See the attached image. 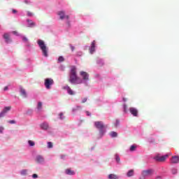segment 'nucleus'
<instances>
[{"instance_id": "nucleus-43", "label": "nucleus", "mask_w": 179, "mask_h": 179, "mask_svg": "<svg viewBox=\"0 0 179 179\" xmlns=\"http://www.w3.org/2000/svg\"><path fill=\"white\" fill-rule=\"evenodd\" d=\"M23 40H24V41H27V38H24Z\"/></svg>"}, {"instance_id": "nucleus-45", "label": "nucleus", "mask_w": 179, "mask_h": 179, "mask_svg": "<svg viewBox=\"0 0 179 179\" xmlns=\"http://www.w3.org/2000/svg\"><path fill=\"white\" fill-rule=\"evenodd\" d=\"M4 90H8V87H5Z\"/></svg>"}, {"instance_id": "nucleus-26", "label": "nucleus", "mask_w": 179, "mask_h": 179, "mask_svg": "<svg viewBox=\"0 0 179 179\" xmlns=\"http://www.w3.org/2000/svg\"><path fill=\"white\" fill-rule=\"evenodd\" d=\"M28 143H29V146H34V145H36V143L33 141H29Z\"/></svg>"}, {"instance_id": "nucleus-25", "label": "nucleus", "mask_w": 179, "mask_h": 179, "mask_svg": "<svg viewBox=\"0 0 179 179\" xmlns=\"http://www.w3.org/2000/svg\"><path fill=\"white\" fill-rule=\"evenodd\" d=\"M58 61H59V62H64L65 61V59L64 58V57L60 56V57L58 58Z\"/></svg>"}, {"instance_id": "nucleus-19", "label": "nucleus", "mask_w": 179, "mask_h": 179, "mask_svg": "<svg viewBox=\"0 0 179 179\" xmlns=\"http://www.w3.org/2000/svg\"><path fill=\"white\" fill-rule=\"evenodd\" d=\"M27 22L29 27H33L36 26V23H34V22H33L30 20H27Z\"/></svg>"}, {"instance_id": "nucleus-1", "label": "nucleus", "mask_w": 179, "mask_h": 179, "mask_svg": "<svg viewBox=\"0 0 179 179\" xmlns=\"http://www.w3.org/2000/svg\"><path fill=\"white\" fill-rule=\"evenodd\" d=\"M69 81L73 85H82L83 83V80L76 74V66H75L71 67Z\"/></svg>"}, {"instance_id": "nucleus-27", "label": "nucleus", "mask_w": 179, "mask_h": 179, "mask_svg": "<svg viewBox=\"0 0 179 179\" xmlns=\"http://www.w3.org/2000/svg\"><path fill=\"white\" fill-rule=\"evenodd\" d=\"M21 174H22V176H26L27 174V170L24 169V170L21 171Z\"/></svg>"}, {"instance_id": "nucleus-47", "label": "nucleus", "mask_w": 179, "mask_h": 179, "mask_svg": "<svg viewBox=\"0 0 179 179\" xmlns=\"http://www.w3.org/2000/svg\"><path fill=\"white\" fill-rule=\"evenodd\" d=\"M157 178H160V177H159V176H158V177H157Z\"/></svg>"}, {"instance_id": "nucleus-5", "label": "nucleus", "mask_w": 179, "mask_h": 179, "mask_svg": "<svg viewBox=\"0 0 179 179\" xmlns=\"http://www.w3.org/2000/svg\"><path fill=\"white\" fill-rule=\"evenodd\" d=\"M80 75L83 78V81L84 80V82H87V80H89V73H87V72L80 71Z\"/></svg>"}, {"instance_id": "nucleus-28", "label": "nucleus", "mask_w": 179, "mask_h": 179, "mask_svg": "<svg viewBox=\"0 0 179 179\" xmlns=\"http://www.w3.org/2000/svg\"><path fill=\"white\" fill-rule=\"evenodd\" d=\"M53 145H52V142H48V148L49 149H51L52 148Z\"/></svg>"}, {"instance_id": "nucleus-2", "label": "nucleus", "mask_w": 179, "mask_h": 179, "mask_svg": "<svg viewBox=\"0 0 179 179\" xmlns=\"http://www.w3.org/2000/svg\"><path fill=\"white\" fill-rule=\"evenodd\" d=\"M38 45L43 52V55H44V57H48V48H47L45 43H44V41L38 40Z\"/></svg>"}, {"instance_id": "nucleus-31", "label": "nucleus", "mask_w": 179, "mask_h": 179, "mask_svg": "<svg viewBox=\"0 0 179 179\" xmlns=\"http://www.w3.org/2000/svg\"><path fill=\"white\" fill-rule=\"evenodd\" d=\"M118 125H120V120H116V122L115 123V127L117 128V127H118Z\"/></svg>"}, {"instance_id": "nucleus-14", "label": "nucleus", "mask_w": 179, "mask_h": 179, "mask_svg": "<svg viewBox=\"0 0 179 179\" xmlns=\"http://www.w3.org/2000/svg\"><path fill=\"white\" fill-rule=\"evenodd\" d=\"M96 48V41H93L91 43L90 54L94 52Z\"/></svg>"}, {"instance_id": "nucleus-38", "label": "nucleus", "mask_w": 179, "mask_h": 179, "mask_svg": "<svg viewBox=\"0 0 179 179\" xmlns=\"http://www.w3.org/2000/svg\"><path fill=\"white\" fill-rule=\"evenodd\" d=\"M3 132V127H0V134H2Z\"/></svg>"}, {"instance_id": "nucleus-16", "label": "nucleus", "mask_w": 179, "mask_h": 179, "mask_svg": "<svg viewBox=\"0 0 179 179\" xmlns=\"http://www.w3.org/2000/svg\"><path fill=\"white\" fill-rule=\"evenodd\" d=\"M66 174L68 176H75V171H72L71 169H66Z\"/></svg>"}, {"instance_id": "nucleus-3", "label": "nucleus", "mask_w": 179, "mask_h": 179, "mask_svg": "<svg viewBox=\"0 0 179 179\" xmlns=\"http://www.w3.org/2000/svg\"><path fill=\"white\" fill-rule=\"evenodd\" d=\"M52 85H54V80L52 78H46L45 80V87H46V89H51Z\"/></svg>"}, {"instance_id": "nucleus-22", "label": "nucleus", "mask_w": 179, "mask_h": 179, "mask_svg": "<svg viewBox=\"0 0 179 179\" xmlns=\"http://www.w3.org/2000/svg\"><path fill=\"white\" fill-rule=\"evenodd\" d=\"M127 176V177H132V176H134V170L131 169L129 171Z\"/></svg>"}, {"instance_id": "nucleus-40", "label": "nucleus", "mask_w": 179, "mask_h": 179, "mask_svg": "<svg viewBox=\"0 0 179 179\" xmlns=\"http://www.w3.org/2000/svg\"><path fill=\"white\" fill-rule=\"evenodd\" d=\"M24 3H29V1L28 0H24Z\"/></svg>"}, {"instance_id": "nucleus-39", "label": "nucleus", "mask_w": 179, "mask_h": 179, "mask_svg": "<svg viewBox=\"0 0 179 179\" xmlns=\"http://www.w3.org/2000/svg\"><path fill=\"white\" fill-rule=\"evenodd\" d=\"M12 12L13 13H17V10H15V9H12Z\"/></svg>"}, {"instance_id": "nucleus-32", "label": "nucleus", "mask_w": 179, "mask_h": 179, "mask_svg": "<svg viewBox=\"0 0 179 179\" xmlns=\"http://www.w3.org/2000/svg\"><path fill=\"white\" fill-rule=\"evenodd\" d=\"M59 115L60 120H64V113H60Z\"/></svg>"}, {"instance_id": "nucleus-4", "label": "nucleus", "mask_w": 179, "mask_h": 179, "mask_svg": "<svg viewBox=\"0 0 179 179\" xmlns=\"http://www.w3.org/2000/svg\"><path fill=\"white\" fill-rule=\"evenodd\" d=\"M94 125L96 128L100 130V133L103 134V129L104 128V124H103V122H95Z\"/></svg>"}, {"instance_id": "nucleus-30", "label": "nucleus", "mask_w": 179, "mask_h": 179, "mask_svg": "<svg viewBox=\"0 0 179 179\" xmlns=\"http://www.w3.org/2000/svg\"><path fill=\"white\" fill-rule=\"evenodd\" d=\"M123 108H124V113H127V109L128 108V106H127V104L123 105Z\"/></svg>"}, {"instance_id": "nucleus-34", "label": "nucleus", "mask_w": 179, "mask_h": 179, "mask_svg": "<svg viewBox=\"0 0 179 179\" xmlns=\"http://www.w3.org/2000/svg\"><path fill=\"white\" fill-rule=\"evenodd\" d=\"M8 122L9 124H16V121L15 120H9Z\"/></svg>"}, {"instance_id": "nucleus-41", "label": "nucleus", "mask_w": 179, "mask_h": 179, "mask_svg": "<svg viewBox=\"0 0 179 179\" xmlns=\"http://www.w3.org/2000/svg\"><path fill=\"white\" fill-rule=\"evenodd\" d=\"M28 16H31V13L28 11Z\"/></svg>"}, {"instance_id": "nucleus-48", "label": "nucleus", "mask_w": 179, "mask_h": 179, "mask_svg": "<svg viewBox=\"0 0 179 179\" xmlns=\"http://www.w3.org/2000/svg\"><path fill=\"white\" fill-rule=\"evenodd\" d=\"M2 117V116H0V118Z\"/></svg>"}, {"instance_id": "nucleus-37", "label": "nucleus", "mask_w": 179, "mask_h": 179, "mask_svg": "<svg viewBox=\"0 0 179 179\" xmlns=\"http://www.w3.org/2000/svg\"><path fill=\"white\" fill-rule=\"evenodd\" d=\"M87 101V98H84L82 101V103H86Z\"/></svg>"}, {"instance_id": "nucleus-23", "label": "nucleus", "mask_w": 179, "mask_h": 179, "mask_svg": "<svg viewBox=\"0 0 179 179\" xmlns=\"http://www.w3.org/2000/svg\"><path fill=\"white\" fill-rule=\"evenodd\" d=\"M136 150V145H133L130 147V152H135Z\"/></svg>"}, {"instance_id": "nucleus-8", "label": "nucleus", "mask_w": 179, "mask_h": 179, "mask_svg": "<svg viewBox=\"0 0 179 179\" xmlns=\"http://www.w3.org/2000/svg\"><path fill=\"white\" fill-rule=\"evenodd\" d=\"M168 157H169V155H167L162 157L157 155L154 159L157 162H164V160H166V159H167Z\"/></svg>"}, {"instance_id": "nucleus-35", "label": "nucleus", "mask_w": 179, "mask_h": 179, "mask_svg": "<svg viewBox=\"0 0 179 179\" xmlns=\"http://www.w3.org/2000/svg\"><path fill=\"white\" fill-rule=\"evenodd\" d=\"M38 176L37 174L34 173L32 175V178H38Z\"/></svg>"}, {"instance_id": "nucleus-6", "label": "nucleus", "mask_w": 179, "mask_h": 179, "mask_svg": "<svg viewBox=\"0 0 179 179\" xmlns=\"http://www.w3.org/2000/svg\"><path fill=\"white\" fill-rule=\"evenodd\" d=\"M58 15L61 20H64V19H66L67 20H69V15H65V11H59Z\"/></svg>"}, {"instance_id": "nucleus-44", "label": "nucleus", "mask_w": 179, "mask_h": 179, "mask_svg": "<svg viewBox=\"0 0 179 179\" xmlns=\"http://www.w3.org/2000/svg\"><path fill=\"white\" fill-rule=\"evenodd\" d=\"M123 101H127V99L126 98H123Z\"/></svg>"}, {"instance_id": "nucleus-20", "label": "nucleus", "mask_w": 179, "mask_h": 179, "mask_svg": "<svg viewBox=\"0 0 179 179\" xmlns=\"http://www.w3.org/2000/svg\"><path fill=\"white\" fill-rule=\"evenodd\" d=\"M42 129H48V123H43L41 124Z\"/></svg>"}, {"instance_id": "nucleus-7", "label": "nucleus", "mask_w": 179, "mask_h": 179, "mask_svg": "<svg viewBox=\"0 0 179 179\" xmlns=\"http://www.w3.org/2000/svg\"><path fill=\"white\" fill-rule=\"evenodd\" d=\"M152 174H153V170L152 169L143 171L142 172V176L143 177H149L150 176H152Z\"/></svg>"}, {"instance_id": "nucleus-18", "label": "nucleus", "mask_w": 179, "mask_h": 179, "mask_svg": "<svg viewBox=\"0 0 179 179\" xmlns=\"http://www.w3.org/2000/svg\"><path fill=\"white\" fill-rule=\"evenodd\" d=\"M108 178L109 179H118V176L115 174L110 173L108 175Z\"/></svg>"}, {"instance_id": "nucleus-13", "label": "nucleus", "mask_w": 179, "mask_h": 179, "mask_svg": "<svg viewBox=\"0 0 179 179\" xmlns=\"http://www.w3.org/2000/svg\"><path fill=\"white\" fill-rule=\"evenodd\" d=\"M3 38L6 40V43H12V39L9 36V34H4L3 35Z\"/></svg>"}, {"instance_id": "nucleus-46", "label": "nucleus", "mask_w": 179, "mask_h": 179, "mask_svg": "<svg viewBox=\"0 0 179 179\" xmlns=\"http://www.w3.org/2000/svg\"><path fill=\"white\" fill-rule=\"evenodd\" d=\"M13 34H16V31H13Z\"/></svg>"}, {"instance_id": "nucleus-17", "label": "nucleus", "mask_w": 179, "mask_h": 179, "mask_svg": "<svg viewBox=\"0 0 179 179\" xmlns=\"http://www.w3.org/2000/svg\"><path fill=\"white\" fill-rule=\"evenodd\" d=\"M20 95L22 97H27V93L26 92V90H24V89L23 88L20 89Z\"/></svg>"}, {"instance_id": "nucleus-49", "label": "nucleus", "mask_w": 179, "mask_h": 179, "mask_svg": "<svg viewBox=\"0 0 179 179\" xmlns=\"http://www.w3.org/2000/svg\"><path fill=\"white\" fill-rule=\"evenodd\" d=\"M140 179H141V178H140Z\"/></svg>"}, {"instance_id": "nucleus-21", "label": "nucleus", "mask_w": 179, "mask_h": 179, "mask_svg": "<svg viewBox=\"0 0 179 179\" xmlns=\"http://www.w3.org/2000/svg\"><path fill=\"white\" fill-rule=\"evenodd\" d=\"M110 135L112 138H117V136H118V134H117L115 131H111Z\"/></svg>"}, {"instance_id": "nucleus-12", "label": "nucleus", "mask_w": 179, "mask_h": 179, "mask_svg": "<svg viewBox=\"0 0 179 179\" xmlns=\"http://www.w3.org/2000/svg\"><path fill=\"white\" fill-rule=\"evenodd\" d=\"M171 162L173 164H177V163H179V157L178 156H173Z\"/></svg>"}, {"instance_id": "nucleus-36", "label": "nucleus", "mask_w": 179, "mask_h": 179, "mask_svg": "<svg viewBox=\"0 0 179 179\" xmlns=\"http://www.w3.org/2000/svg\"><path fill=\"white\" fill-rule=\"evenodd\" d=\"M71 51H75V47L72 45H70Z\"/></svg>"}, {"instance_id": "nucleus-33", "label": "nucleus", "mask_w": 179, "mask_h": 179, "mask_svg": "<svg viewBox=\"0 0 179 179\" xmlns=\"http://www.w3.org/2000/svg\"><path fill=\"white\" fill-rule=\"evenodd\" d=\"M172 174H177V169H172Z\"/></svg>"}, {"instance_id": "nucleus-9", "label": "nucleus", "mask_w": 179, "mask_h": 179, "mask_svg": "<svg viewBox=\"0 0 179 179\" xmlns=\"http://www.w3.org/2000/svg\"><path fill=\"white\" fill-rule=\"evenodd\" d=\"M129 112L134 117H138V109L136 108L131 107L129 108Z\"/></svg>"}, {"instance_id": "nucleus-10", "label": "nucleus", "mask_w": 179, "mask_h": 179, "mask_svg": "<svg viewBox=\"0 0 179 179\" xmlns=\"http://www.w3.org/2000/svg\"><path fill=\"white\" fill-rule=\"evenodd\" d=\"M10 108H12V107L10 106H6L3 110L1 111V113H0V117H3V115H5V114H6L7 111H10Z\"/></svg>"}, {"instance_id": "nucleus-42", "label": "nucleus", "mask_w": 179, "mask_h": 179, "mask_svg": "<svg viewBox=\"0 0 179 179\" xmlns=\"http://www.w3.org/2000/svg\"><path fill=\"white\" fill-rule=\"evenodd\" d=\"M86 113H87V115H90V112L87 111Z\"/></svg>"}, {"instance_id": "nucleus-15", "label": "nucleus", "mask_w": 179, "mask_h": 179, "mask_svg": "<svg viewBox=\"0 0 179 179\" xmlns=\"http://www.w3.org/2000/svg\"><path fill=\"white\" fill-rule=\"evenodd\" d=\"M64 89H66L67 90L69 94H70L71 96H73V94H75V93L73 92V91L72 90V89H71V87L69 86L65 87Z\"/></svg>"}, {"instance_id": "nucleus-11", "label": "nucleus", "mask_w": 179, "mask_h": 179, "mask_svg": "<svg viewBox=\"0 0 179 179\" xmlns=\"http://www.w3.org/2000/svg\"><path fill=\"white\" fill-rule=\"evenodd\" d=\"M36 163L41 164L44 162V157L41 155H38L36 157Z\"/></svg>"}, {"instance_id": "nucleus-29", "label": "nucleus", "mask_w": 179, "mask_h": 179, "mask_svg": "<svg viewBox=\"0 0 179 179\" xmlns=\"http://www.w3.org/2000/svg\"><path fill=\"white\" fill-rule=\"evenodd\" d=\"M115 159H116V162L117 163H120L121 159H120V157L117 155H115Z\"/></svg>"}, {"instance_id": "nucleus-24", "label": "nucleus", "mask_w": 179, "mask_h": 179, "mask_svg": "<svg viewBox=\"0 0 179 179\" xmlns=\"http://www.w3.org/2000/svg\"><path fill=\"white\" fill-rule=\"evenodd\" d=\"M42 107H43V103L38 102V106H37L38 110H41Z\"/></svg>"}]
</instances>
